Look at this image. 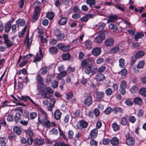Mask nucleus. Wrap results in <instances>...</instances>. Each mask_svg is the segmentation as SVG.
Returning <instances> with one entry per match:
<instances>
[{"label": "nucleus", "instance_id": "nucleus-36", "mask_svg": "<svg viewBox=\"0 0 146 146\" xmlns=\"http://www.w3.org/2000/svg\"><path fill=\"white\" fill-rule=\"evenodd\" d=\"M126 116L122 117L121 119L120 123L123 126L126 125L127 123V119Z\"/></svg>", "mask_w": 146, "mask_h": 146}, {"label": "nucleus", "instance_id": "nucleus-4", "mask_svg": "<svg viewBox=\"0 0 146 146\" xmlns=\"http://www.w3.org/2000/svg\"><path fill=\"white\" fill-rule=\"evenodd\" d=\"M101 52V48L99 47H96L94 48L91 52L92 54L95 56H99Z\"/></svg>", "mask_w": 146, "mask_h": 146}, {"label": "nucleus", "instance_id": "nucleus-27", "mask_svg": "<svg viewBox=\"0 0 146 146\" xmlns=\"http://www.w3.org/2000/svg\"><path fill=\"white\" fill-rule=\"evenodd\" d=\"M89 65V63L88 62V61H87L86 59H84L81 62V66L83 69Z\"/></svg>", "mask_w": 146, "mask_h": 146}, {"label": "nucleus", "instance_id": "nucleus-21", "mask_svg": "<svg viewBox=\"0 0 146 146\" xmlns=\"http://www.w3.org/2000/svg\"><path fill=\"white\" fill-rule=\"evenodd\" d=\"M112 111L115 114H117L118 112L122 113L123 112V110L122 108L118 107H116L114 108Z\"/></svg>", "mask_w": 146, "mask_h": 146}, {"label": "nucleus", "instance_id": "nucleus-60", "mask_svg": "<svg viewBox=\"0 0 146 146\" xmlns=\"http://www.w3.org/2000/svg\"><path fill=\"white\" fill-rule=\"evenodd\" d=\"M52 96V94L46 92L44 94V97L48 99H50Z\"/></svg>", "mask_w": 146, "mask_h": 146}, {"label": "nucleus", "instance_id": "nucleus-53", "mask_svg": "<svg viewBox=\"0 0 146 146\" xmlns=\"http://www.w3.org/2000/svg\"><path fill=\"white\" fill-rule=\"evenodd\" d=\"M145 62L144 61H141L139 62L137 66V68H142L144 67Z\"/></svg>", "mask_w": 146, "mask_h": 146}, {"label": "nucleus", "instance_id": "nucleus-24", "mask_svg": "<svg viewBox=\"0 0 146 146\" xmlns=\"http://www.w3.org/2000/svg\"><path fill=\"white\" fill-rule=\"evenodd\" d=\"M11 28V21H9L6 23L5 25V31L8 33Z\"/></svg>", "mask_w": 146, "mask_h": 146}, {"label": "nucleus", "instance_id": "nucleus-55", "mask_svg": "<svg viewBox=\"0 0 146 146\" xmlns=\"http://www.w3.org/2000/svg\"><path fill=\"white\" fill-rule=\"evenodd\" d=\"M144 114V112L141 110H139L137 113V116L139 117H142Z\"/></svg>", "mask_w": 146, "mask_h": 146}, {"label": "nucleus", "instance_id": "nucleus-42", "mask_svg": "<svg viewBox=\"0 0 146 146\" xmlns=\"http://www.w3.org/2000/svg\"><path fill=\"white\" fill-rule=\"evenodd\" d=\"M46 17L50 20H52L54 17V14L53 12H51L47 13L46 14Z\"/></svg>", "mask_w": 146, "mask_h": 146}, {"label": "nucleus", "instance_id": "nucleus-63", "mask_svg": "<svg viewBox=\"0 0 146 146\" xmlns=\"http://www.w3.org/2000/svg\"><path fill=\"white\" fill-rule=\"evenodd\" d=\"M125 103L127 106H132L133 104V102L131 100H128L125 101Z\"/></svg>", "mask_w": 146, "mask_h": 146}, {"label": "nucleus", "instance_id": "nucleus-48", "mask_svg": "<svg viewBox=\"0 0 146 146\" xmlns=\"http://www.w3.org/2000/svg\"><path fill=\"white\" fill-rule=\"evenodd\" d=\"M130 90L131 92L133 94H134L136 93L138 89L136 86H134L131 88Z\"/></svg>", "mask_w": 146, "mask_h": 146}, {"label": "nucleus", "instance_id": "nucleus-34", "mask_svg": "<svg viewBox=\"0 0 146 146\" xmlns=\"http://www.w3.org/2000/svg\"><path fill=\"white\" fill-rule=\"evenodd\" d=\"M36 80L37 82L39 84H42L43 83V79L39 74L36 76Z\"/></svg>", "mask_w": 146, "mask_h": 146}, {"label": "nucleus", "instance_id": "nucleus-38", "mask_svg": "<svg viewBox=\"0 0 146 146\" xmlns=\"http://www.w3.org/2000/svg\"><path fill=\"white\" fill-rule=\"evenodd\" d=\"M139 93L142 96L146 97V88H142L140 89L139 90Z\"/></svg>", "mask_w": 146, "mask_h": 146}, {"label": "nucleus", "instance_id": "nucleus-33", "mask_svg": "<svg viewBox=\"0 0 146 146\" xmlns=\"http://www.w3.org/2000/svg\"><path fill=\"white\" fill-rule=\"evenodd\" d=\"M119 50L118 46H115L112 47L110 50V52L111 53H116Z\"/></svg>", "mask_w": 146, "mask_h": 146}, {"label": "nucleus", "instance_id": "nucleus-19", "mask_svg": "<svg viewBox=\"0 0 146 146\" xmlns=\"http://www.w3.org/2000/svg\"><path fill=\"white\" fill-rule=\"evenodd\" d=\"M106 26V25L105 23H99L97 26V31L99 32L102 31Z\"/></svg>", "mask_w": 146, "mask_h": 146}, {"label": "nucleus", "instance_id": "nucleus-29", "mask_svg": "<svg viewBox=\"0 0 146 146\" xmlns=\"http://www.w3.org/2000/svg\"><path fill=\"white\" fill-rule=\"evenodd\" d=\"M145 54L144 51L140 50L137 51L135 54V57L136 58H139L143 56Z\"/></svg>", "mask_w": 146, "mask_h": 146}, {"label": "nucleus", "instance_id": "nucleus-14", "mask_svg": "<svg viewBox=\"0 0 146 146\" xmlns=\"http://www.w3.org/2000/svg\"><path fill=\"white\" fill-rule=\"evenodd\" d=\"M39 53H37L35 58L33 62L39 61L43 57V54L41 49L39 50Z\"/></svg>", "mask_w": 146, "mask_h": 146}, {"label": "nucleus", "instance_id": "nucleus-23", "mask_svg": "<svg viewBox=\"0 0 146 146\" xmlns=\"http://www.w3.org/2000/svg\"><path fill=\"white\" fill-rule=\"evenodd\" d=\"M68 19L66 17H62L58 21V23L60 25H65L67 22Z\"/></svg>", "mask_w": 146, "mask_h": 146}, {"label": "nucleus", "instance_id": "nucleus-2", "mask_svg": "<svg viewBox=\"0 0 146 146\" xmlns=\"http://www.w3.org/2000/svg\"><path fill=\"white\" fill-rule=\"evenodd\" d=\"M40 3L39 1H35L32 5V6L35 8L34 13L40 15Z\"/></svg>", "mask_w": 146, "mask_h": 146}, {"label": "nucleus", "instance_id": "nucleus-64", "mask_svg": "<svg viewBox=\"0 0 146 146\" xmlns=\"http://www.w3.org/2000/svg\"><path fill=\"white\" fill-rule=\"evenodd\" d=\"M80 15L78 14H73L72 16V18L74 19H77L80 17Z\"/></svg>", "mask_w": 146, "mask_h": 146}, {"label": "nucleus", "instance_id": "nucleus-49", "mask_svg": "<svg viewBox=\"0 0 146 146\" xmlns=\"http://www.w3.org/2000/svg\"><path fill=\"white\" fill-rule=\"evenodd\" d=\"M127 84L126 81L123 80L121 82L120 88H126L127 87Z\"/></svg>", "mask_w": 146, "mask_h": 146}, {"label": "nucleus", "instance_id": "nucleus-3", "mask_svg": "<svg viewBox=\"0 0 146 146\" xmlns=\"http://www.w3.org/2000/svg\"><path fill=\"white\" fill-rule=\"evenodd\" d=\"M105 38L104 34L101 33L94 39V41L96 43H101L102 42Z\"/></svg>", "mask_w": 146, "mask_h": 146}, {"label": "nucleus", "instance_id": "nucleus-25", "mask_svg": "<svg viewBox=\"0 0 146 146\" xmlns=\"http://www.w3.org/2000/svg\"><path fill=\"white\" fill-rule=\"evenodd\" d=\"M110 142L112 145L115 146L118 144L119 140L116 137H114L110 140Z\"/></svg>", "mask_w": 146, "mask_h": 146}, {"label": "nucleus", "instance_id": "nucleus-15", "mask_svg": "<svg viewBox=\"0 0 146 146\" xmlns=\"http://www.w3.org/2000/svg\"><path fill=\"white\" fill-rule=\"evenodd\" d=\"M39 110L42 117V118L40 120L39 119V121H42L43 120H44L48 119V117L47 114L43 110L42 108H40Z\"/></svg>", "mask_w": 146, "mask_h": 146}, {"label": "nucleus", "instance_id": "nucleus-50", "mask_svg": "<svg viewBox=\"0 0 146 146\" xmlns=\"http://www.w3.org/2000/svg\"><path fill=\"white\" fill-rule=\"evenodd\" d=\"M37 116V113L36 112H32L29 115V117L31 119H34Z\"/></svg>", "mask_w": 146, "mask_h": 146}, {"label": "nucleus", "instance_id": "nucleus-32", "mask_svg": "<svg viewBox=\"0 0 146 146\" xmlns=\"http://www.w3.org/2000/svg\"><path fill=\"white\" fill-rule=\"evenodd\" d=\"M58 52L57 48L55 47H52L49 49V52L51 54H56Z\"/></svg>", "mask_w": 146, "mask_h": 146}, {"label": "nucleus", "instance_id": "nucleus-7", "mask_svg": "<svg viewBox=\"0 0 146 146\" xmlns=\"http://www.w3.org/2000/svg\"><path fill=\"white\" fill-rule=\"evenodd\" d=\"M98 134V130L96 128H94L91 130L90 133L89 135L91 138L94 139L97 137Z\"/></svg>", "mask_w": 146, "mask_h": 146}, {"label": "nucleus", "instance_id": "nucleus-39", "mask_svg": "<svg viewBox=\"0 0 146 146\" xmlns=\"http://www.w3.org/2000/svg\"><path fill=\"white\" fill-rule=\"evenodd\" d=\"M25 134H28L30 137L33 136L34 133L33 131L30 128H29L25 130Z\"/></svg>", "mask_w": 146, "mask_h": 146}, {"label": "nucleus", "instance_id": "nucleus-30", "mask_svg": "<svg viewBox=\"0 0 146 146\" xmlns=\"http://www.w3.org/2000/svg\"><path fill=\"white\" fill-rule=\"evenodd\" d=\"M144 34L142 32H139L136 34L134 36V39L136 41H138L139 38H141L144 36Z\"/></svg>", "mask_w": 146, "mask_h": 146}, {"label": "nucleus", "instance_id": "nucleus-9", "mask_svg": "<svg viewBox=\"0 0 146 146\" xmlns=\"http://www.w3.org/2000/svg\"><path fill=\"white\" fill-rule=\"evenodd\" d=\"M88 125V123L84 120L80 121L78 123L79 128H86Z\"/></svg>", "mask_w": 146, "mask_h": 146}, {"label": "nucleus", "instance_id": "nucleus-35", "mask_svg": "<svg viewBox=\"0 0 146 146\" xmlns=\"http://www.w3.org/2000/svg\"><path fill=\"white\" fill-rule=\"evenodd\" d=\"M70 58V55L69 53H66L63 54L62 56L63 60H69Z\"/></svg>", "mask_w": 146, "mask_h": 146}, {"label": "nucleus", "instance_id": "nucleus-10", "mask_svg": "<svg viewBox=\"0 0 146 146\" xmlns=\"http://www.w3.org/2000/svg\"><path fill=\"white\" fill-rule=\"evenodd\" d=\"M135 142V139L132 137L129 136L126 139V143L128 145L132 146L134 144Z\"/></svg>", "mask_w": 146, "mask_h": 146}, {"label": "nucleus", "instance_id": "nucleus-51", "mask_svg": "<svg viewBox=\"0 0 146 146\" xmlns=\"http://www.w3.org/2000/svg\"><path fill=\"white\" fill-rule=\"evenodd\" d=\"M90 146H97L98 142L93 139H92L90 141Z\"/></svg>", "mask_w": 146, "mask_h": 146}, {"label": "nucleus", "instance_id": "nucleus-45", "mask_svg": "<svg viewBox=\"0 0 146 146\" xmlns=\"http://www.w3.org/2000/svg\"><path fill=\"white\" fill-rule=\"evenodd\" d=\"M119 66L121 68H123L125 66V60L122 58H120L119 60Z\"/></svg>", "mask_w": 146, "mask_h": 146}, {"label": "nucleus", "instance_id": "nucleus-6", "mask_svg": "<svg viewBox=\"0 0 146 146\" xmlns=\"http://www.w3.org/2000/svg\"><path fill=\"white\" fill-rule=\"evenodd\" d=\"M92 103V97L90 96H88L84 101V104L86 106H89Z\"/></svg>", "mask_w": 146, "mask_h": 146}, {"label": "nucleus", "instance_id": "nucleus-11", "mask_svg": "<svg viewBox=\"0 0 146 146\" xmlns=\"http://www.w3.org/2000/svg\"><path fill=\"white\" fill-rule=\"evenodd\" d=\"M105 95V93L103 92H97L96 94V98L98 101H100L102 99L104 98Z\"/></svg>", "mask_w": 146, "mask_h": 146}, {"label": "nucleus", "instance_id": "nucleus-12", "mask_svg": "<svg viewBox=\"0 0 146 146\" xmlns=\"http://www.w3.org/2000/svg\"><path fill=\"white\" fill-rule=\"evenodd\" d=\"M84 47L86 49L89 50L91 49L92 46V42L90 40L85 41L84 42Z\"/></svg>", "mask_w": 146, "mask_h": 146}, {"label": "nucleus", "instance_id": "nucleus-41", "mask_svg": "<svg viewBox=\"0 0 146 146\" xmlns=\"http://www.w3.org/2000/svg\"><path fill=\"white\" fill-rule=\"evenodd\" d=\"M105 92L107 96H110L112 94L113 90L111 88H108L105 90Z\"/></svg>", "mask_w": 146, "mask_h": 146}, {"label": "nucleus", "instance_id": "nucleus-58", "mask_svg": "<svg viewBox=\"0 0 146 146\" xmlns=\"http://www.w3.org/2000/svg\"><path fill=\"white\" fill-rule=\"evenodd\" d=\"M58 130L59 132L60 135L62 137L65 139L66 138L64 133L60 127H58Z\"/></svg>", "mask_w": 146, "mask_h": 146}, {"label": "nucleus", "instance_id": "nucleus-54", "mask_svg": "<svg viewBox=\"0 0 146 146\" xmlns=\"http://www.w3.org/2000/svg\"><path fill=\"white\" fill-rule=\"evenodd\" d=\"M139 46V43L138 42L133 43L131 45V47L133 49H137Z\"/></svg>", "mask_w": 146, "mask_h": 146}, {"label": "nucleus", "instance_id": "nucleus-22", "mask_svg": "<svg viewBox=\"0 0 146 146\" xmlns=\"http://www.w3.org/2000/svg\"><path fill=\"white\" fill-rule=\"evenodd\" d=\"M133 101L134 103L137 105H141L143 102L142 99L139 97H136L134 98Z\"/></svg>", "mask_w": 146, "mask_h": 146}, {"label": "nucleus", "instance_id": "nucleus-56", "mask_svg": "<svg viewBox=\"0 0 146 146\" xmlns=\"http://www.w3.org/2000/svg\"><path fill=\"white\" fill-rule=\"evenodd\" d=\"M64 37V34L61 33H60L57 36L56 38L58 40H61L63 39Z\"/></svg>", "mask_w": 146, "mask_h": 146}, {"label": "nucleus", "instance_id": "nucleus-13", "mask_svg": "<svg viewBox=\"0 0 146 146\" xmlns=\"http://www.w3.org/2000/svg\"><path fill=\"white\" fill-rule=\"evenodd\" d=\"M33 40V37H31L30 38H29V36L27 35L26 38L25 43L27 44V47L29 48L32 44Z\"/></svg>", "mask_w": 146, "mask_h": 146}, {"label": "nucleus", "instance_id": "nucleus-46", "mask_svg": "<svg viewBox=\"0 0 146 146\" xmlns=\"http://www.w3.org/2000/svg\"><path fill=\"white\" fill-rule=\"evenodd\" d=\"M92 69V66L91 65H89L85 67L84 70L85 73L87 74H89L91 72V70Z\"/></svg>", "mask_w": 146, "mask_h": 146}, {"label": "nucleus", "instance_id": "nucleus-57", "mask_svg": "<svg viewBox=\"0 0 146 146\" xmlns=\"http://www.w3.org/2000/svg\"><path fill=\"white\" fill-rule=\"evenodd\" d=\"M129 121L132 123H134L136 121V119L135 117L133 116H131L129 117Z\"/></svg>", "mask_w": 146, "mask_h": 146}, {"label": "nucleus", "instance_id": "nucleus-5", "mask_svg": "<svg viewBox=\"0 0 146 146\" xmlns=\"http://www.w3.org/2000/svg\"><path fill=\"white\" fill-rule=\"evenodd\" d=\"M114 42V40L111 38L106 39L104 42V44L106 47L111 46Z\"/></svg>", "mask_w": 146, "mask_h": 146}, {"label": "nucleus", "instance_id": "nucleus-47", "mask_svg": "<svg viewBox=\"0 0 146 146\" xmlns=\"http://www.w3.org/2000/svg\"><path fill=\"white\" fill-rule=\"evenodd\" d=\"M117 17L116 15H110L109 17V21L110 22L114 21L115 20L117 19Z\"/></svg>", "mask_w": 146, "mask_h": 146}, {"label": "nucleus", "instance_id": "nucleus-61", "mask_svg": "<svg viewBox=\"0 0 146 146\" xmlns=\"http://www.w3.org/2000/svg\"><path fill=\"white\" fill-rule=\"evenodd\" d=\"M127 72V70L126 69H123L120 71V74L121 76H123L125 75Z\"/></svg>", "mask_w": 146, "mask_h": 146}, {"label": "nucleus", "instance_id": "nucleus-52", "mask_svg": "<svg viewBox=\"0 0 146 146\" xmlns=\"http://www.w3.org/2000/svg\"><path fill=\"white\" fill-rule=\"evenodd\" d=\"M106 67L104 66H101L99 67L98 69V73H102L104 71L106 70Z\"/></svg>", "mask_w": 146, "mask_h": 146}, {"label": "nucleus", "instance_id": "nucleus-40", "mask_svg": "<svg viewBox=\"0 0 146 146\" xmlns=\"http://www.w3.org/2000/svg\"><path fill=\"white\" fill-rule=\"evenodd\" d=\"M21 117V114L20 113H17L14 117L16 123H18Z\"/></svg>", "mask_w": 146, "mask_h": 146}, {"label": "nucleus", "instance_id": "nucleus-44", "mask_svg": "<svg viewBox=\"0 0 146 146\" xmlns=\"http://www.w3.org/2000/svg\"><path fill=\"white\" fill-rule=\"evenodd\" d=\"M112 127L113 130L115 131L118 130L119 129V126L116 123H114L112 125Z\"/></svg>", "mask_w": 146, "mask_h": 146}, {"label": "nucleus", "instance_id": "nucleus-20", "mask_svg": "<svg viewBox=\"0 0 146 146\" xmlns=\"http://www.w3.org/2000/svg\"><path fill=\"white\" fill-rule=\"evenodd\" d=\"M16 23L18 27L19 26L23 27L25 24V21L23 19H19L16 21Z\"/></svg>", "mask_w": 146, "mask_h": 146}, {"label": "nucleus", "instance_id": "nucleus-16", "mask_svg": "<svg viewBox=\"0 0 146 146\" xmlns=\"http://www.w3.org/2000/svg\"><path fill=\"white\" fill-rule=\"evenodd\" d=\"M39 110L42 117V118L40 120L39 119V121H42L43 120H44L48 119V117L47 114L43 110L42 108H40Z\"/></svg>", "mask_w": 146, "mask_h": 146}, {"label": "nucleus", "instance_id": "nucleus-1", "mask_svg": "<svg viewBox=\"0 0 146 146\" xmlns=\"http://www.w3.org/2000/svg\"><path fill=\"white\" fill-rule=\"evenodd\" d=\"M38 122L42 124L45 127L50 128L51 127H56V125L55 123L53 122H51L48 119H45V120H42V121H39V117L38 118Z\"/></svg>", "mask_w": 146, "mask_h": 146}, {"label": "nucleus", "instance_id": "nucleus-18", "mask_svg": "<svg viewBox=\"0 0 146 146\" xmlns=\"http://www.w3.org/2000/svg\"><path fill=\"white\" fill-rule=\"evenodd\" d=\"M44 143V140L42 138H35L34 140V143L39 145H42Z\"/></svg>", "mask_w": 146, "mask_h": 146}, {"label": "nucleus", "instance_id": "nucleus-43", "mask_svg": "<svg viewBox=\"0 0 146 146\" xmlns=\"http://www.w3.org/2000/svg\"><path fill=\"white\" fill-rule=\"evenodd\" d=\"M14 131L18 135L21 134L22 131L20 129L17 127L15 126L13 128Z\"/></svg>", "mask_w": 146, "mask_h": 146}, {"label": "nucleus", "instance_id": "nucleus-59", "mask_svg": "<svg viewBox=\"0 0 146 146\" xmlns=\"http://www.w3.org/2000/svg\"><path fill=\"white\" fill-rule=\"evenodd\" d=\"M58 82L56 80H54L52 84V86L54 89L56 88L58 86Z\"/></svg>", "mask_w": 146, "mask_h": 146}, {"label": "nucleus", "instance_id": "nucleus-28", "mask_svg": "<svg viewBox=\"0 0 146 146\" xmlns=\"http://www.w3.org/2000/svg\"><path fill=\"white\" fill-rule=\"evenodd\" d=\"M40 84V85H38L37 86V90L38 92L40 93L44 91L45 88V86L44 83L42 84Z\"/></svg>", "mask_w": 146, "mask_h": 146}, {"label": "nucleus", "instance_id": "nucleus-17", "mask_svg": "<svg viewBox=\"0 0 146 146\" xmlns=\"http://www.w3.org/2000/svg\"><path fill=\"white\" fill-rule=\"evenodd\" d=\"M62 113L58 110H57L55 111L54 113V118L57 120L60 119L61 117Z\"/></svg>", "mask_w": 146, "mask_h": 146}, {"label": "nucleus", "instance_id": "nucleus-31", "mask_svg": "<svg viewBox=\"0 0 146 146\" xmlns=\"http://www.w3.org/2000/svg\"><path fill=\"white\" fill-rule=\"evenodd\" d=\"M6 44L7 48H9L12 46L14 44V40H10L9 39L5 40L4 42Z\"/></svg>", "mask_w": 146, "mask_h": 146}, {"label": "nucleus", "instance_id": "nucleus-8", "mask_svg": "<svg viewBox=\"0 0 146 146\" xmlns=\"http://www.w3.org/2000/svg\"><path fill=\"white\" fill-rule=\"evenodd\" d=\"M95 78L99 82H102L105 79V77L102 74L98 73L95 76Z\"/></svg>", "mask_w": 146, "mask_h": 146}, {"label": "nucleus", "instance_id": "nucleus-62", "mask_svg": "<svg viewBox=\"0 0 146 146\" xmlns=\"http://www.w3.org/2000/svg\"><path fill=\"white\" fill-rule=\"evenodd\" d=\"M47 68L45 67H43L40 69L41 73L42 74H46L47 72Z\"/></svg>", "mask_w": 146, "mask_h": 146}, {"label": "nucleus", "instance_id": "nucleus-37", "mask_svg": "<svg viewBox=\"0 0 146 146\" xmlns=\"http://www.w3.org/2000/svg\"><path fill=\"white\" fill-rule=\"evenodd\" d=\"M87 4L89 5L90 7H92L96 4L95 0H86Z\"/></svg>", "mask_w": 146, "mask_h": 146}, {"label": "nucleus", "instance_id": "nucleus-26", "mask_svg": "<svg viewBox=\"0 0 146 146\" xmlns=\"http://www.w3.org/2000/svg\"><path fill=\"white\" fill-rule=\"evenodd\" d=\"M67 74V72L66 71H62L58 74L57 76V78L59 80H60L66 76Z\"/></svg>", "mask_w": 146, "mask_h": 146}]
</instances>
